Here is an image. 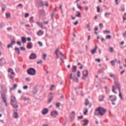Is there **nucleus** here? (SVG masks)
I'll use <instances>...</instances> for the list:
<instances>
[{"label":"nucleus","instance_id":"1","mask_svg":"<svg viewBox=\"0 0 126 126\" xmlns=\"http://www.w3.org/2000/svg\"><path fill=\"white\" fill-rule=\"evenodd\" d=\"M107 110L104 107H98L95 109L94 116H104Z\"/></svg>","mask_w":126,"mask_h":126},{"label":"nucleus","instance_id":"2","mask_svg":"<svg viewBox=\"0 0 126 126\" xmlns=\"http://www.w3.org/2000/svg\"><path fill=\"white\" fill-rule=\"evenodd\" d=\"M11 105L12 106V107L15 108V109L18 108L17 102L16 101V97L13 95L11 97Z\"/></svg>","mask_w":126,"mask_h":126},{"label":"nucleus","instance_id":"3","mask_svg":"<svg viewBox=\"0 0 126 126\" xmlns=\"http://www.w3.org/2000/svg\"><path fill=\"white\" fill-rule=\"evenodd\" d=\"M27 73L29 75H35L36 74V69L34 68H30L27 70Z\"/></svg>","mask_w":126,"mask_h":126},{"label":"nucleus","instance_id":"4","mask_svg":"<svg viewBox=\"0 0 126 126\" xmlns=\"http://www.w3.org/2000/svg\"><path fill=\"white\" fill-rule=\"evenodd\" d=\"M83 77L82 79L84 80H86V78L88 77V70H84L82 72Z\"/></svg>","mask_w":126,"mask_h":126},{"label":"nucleus","instance_id":"5","mask_svg":"<svg viewBox=\"0 0 126 126\" xmlns=\"http://www.w3.org/2000/svg\"><path fill=\"white\" fill-rule=\"evenodd\" d=\"M36 4L38 7H41V6H44V5H45V4L43 2L42 0H36Z\"/></svg>","mask_w":126,"mask_h":126},{"label":"nucleus","instance_id":"6","mask_svg":"<svg viewBox=\"0 0 126 126\" xmlns=\"http://www.w3.org/2000/svg\"><path fill=\"white\" fill-rule=\"evenodd\" d=\"M58 115H59V113H58V111H57L56 110L53 111L51 113V116L53 118H57V116H58Z\"/></svg>","mask_w":126,"mask_h":126},{"label":"nucleus","instance_id":"7","mask_svg":"<svg viewBox=\"0 0 126 126\" xmlns=\"http://www.w3.org/2000/svg\"><path fill=\"white\" fill-rule=\"evenodd\" d=\"M109 99L111 102H115L117 101V96L116 95H110Z\"/></svg>","mask_w":126,"mask_h":126},{"label":"nucleus","instance_id":"8","mask_svg":"<svg viewBox=\"0 0 126 126\" xmlns=\"http://www.w3.org/2000/svg\"><path fill=\"white\" fill-rule=\"evenodd\" d=\"M38 14L40 16H45L46 15V12L44 9L39 10Z\"/></svg>","mask_w":126,"mask_h":126},{"label":"nucleus","instance_id":"9","mask_svg":"<svg viewBox=\"0 0 126 126\" xmlns=\"http://www.w3.org/2000/svg\"><path fill=\"white\" fill-rule=\"evenodd\" d=\"M37 58V55L35 53H32L30 56V60H35Z\"/></svg>","mask_w":126,"mask_h":126},{"label":"nucleus","instance_id":"10","mask_svg":"<svg viewBox=\"0 0 126 126\" xmlns=\"http://www.w3.org/2000/svg\"><path fill=\"white\" fill-rule=\"evenodd\" d=\"M115 85L116 87H117L118 89L119 90V91H121V84L119 81H115Z\"/></svg>","mask_w":126,"mask_h":126},{"label":"nucleus","instance_id":"11","mask_svg":"<svg viewBox=\"0 0 126 126\" xmlns=\"http://www.w3.org/2000/svg\"><path fill=\"white\" fill-rule=\"evenodd\" d=\"M1 99H2L3 102H6V101L7 100V97H6V95H5V94H1Z\"/></svg>","mask_w":126,"mask_h":126},{"label":"nucleus","instance_id":"12","mask_svg":"<svg viewBox=\"0 0 126 126\" xmlns=\"http://www.w3.org/2000/svg\"><path fill=\"white\" fill-rule=\"evenodd\" d=\"M48 113H49V109L48 108H44L42 111V115H46Z\"/></svg>","mask_w":126,"mask_h":126},{"label":"nucleus","instance_id":"13","mask_svg":"<svg viewBox=\"0 0 126 126\" xmlns=\"http://www.w3.org/2000/svg\"><path fill=\"white\" fill-rule=\"evenodd\" d=\"M27 48L28 49V50L32 49V48H33V44L32 42H29L28 43V45L27 46Z\"/></svg>","mask_w":126,"mask_h":126},{"label":"nucleus","instance_id":"14","mask_svg":"<svg viewBox=\"0 0 126 126\" xmlns=\"http://www.w3.org/2000/svg\"><path fill=\"white\" fill-rule=\"evenodd\" d=\"M104 70H105V68L102 67L101 68L98 69L97 72L98 73H103Z\"/></svg>","mask_w":126,"mask_h":126},{"label":"nucleus","instance_id":"15","mask_svg":"<svg viewBox=\"0 0 126 126\" xmlns=\"http://www.w3.org/2000/svg\"><path fill=\"white\" fill-rule=\"evenodd\" d=\"M96 50H97V45H95L94 48L93 50L91 51L92 55H94V54L95 53V52H96Z\"/></svg>","mask_w":126,"mask_h":126},{"label":"nucleus","instance_id":"16","mask_svg":"<svg viewBox=\"0 0 126 126\" xmlns=\"http://www.w3.org/2000/svg\"><path fill=\"white\" fill-rule=\"evenodd\" d=\"M18 113L17 112H14L13 114V118L14 119H18Z\"/></svg>","mask_w":126,"mask_h":126},{"label":"nucleus","instance_id":"17","mask_svg":"<svg viewBox=\"0 0 126 126\" xmlns=\"http://www.w3.org/2000/svg\"><path fill=\"white\" fill-rule=\"evenodd\" d=\"M8 72L11 73V74H12V75H15V73H14V71H13V69H12V68H9Z\"/></svg>","mask_w":126,"mask_h":126},{"label":"nucleus","instance_id":"18","mask_svg":"<svg viewBox=\"0 0 126 126\" xmlns=\"http://www.w3.org/2000/svg\"><path fill=\"white\" fill-rule=\"evenodd\" d=\"M14 50L15 52H17V55H20V50L18 48V47H15Z\"/></svg>","mask_w":126,"mask_h":126},{"label":"nucleus","instance_id":"19","mask_svg":"<svg viewBox=\"0 0 126 126\" xmlns=\"http://www.w3.org/2000/svg\"><path fill=\"white\" fill-rule=\"evenodd\" d=\"M37 34L38 36H40V35H43V34H44V31H43L42 30H39V32H37Z\"/></svg>","mask_w":126,"mask_h":126},{"label":"nucleus","instance_id":"20","mask_svg":"<svg viewBox=\"0 0 126 126\" xmlns=\"http://www.w3.org/2000/svg\"><path fill=\"white\" fill-rule=\"evenodd\" d=\"M60 51V48H57L55 51V55H56V59H59V56L58 55V52Z\"/></svg>","mask_w":126,"mask_h":126},{"label":"nucleus","instance_id":"21","mask_svg":"<svg viewBox=\"0 0 126 126\" xmlns=\"http://www.w3.org/2000/svg\"><path fill=\"white\" fill-rule=\"evenodd\" d=\"M21 40L22 43H23L24 44H25V43H26V37L24 36L22 37Z\"/></svg>","mask_w":126,"mask_h":126},{"label":"nucleus","instance_id":"22","mask_svg":"<svg viewBox=\"0 0 126 126\" xmlns=\"http://www.w3.org/2000/svg\"><path fill=\"white\" fill-rule=\"evenodd\" d=\"M82 122H84V123H85V124H84V126H87V125L89 124V121L87 120H83L82 121Z\"/></svg>","mask_w":126,"mask_h":126},{"label":"nucleus","instance_id":"23","mask_svg":"<svg viewBox=\"0 0 126 126\" xmlns=\"http://www.w3.org/2000/svg\"><path fill=\"white\" fill-rule=\"evenodd\" d=\"M77 69V67L76 66V65L73 66V69H72L73 72H76Z\"/></svg>","mask_w":126,"mask_h":126},{"label":"nucleus","instance_id":"24","mask_svg":"<svg viewBox=\"0 0 126 126\" xmlns=\"http://www.w3.org/2000/svg\"><path fill=\"white\" fill-rule=\"evenodd\" d=\"M36 24L37 25H38L39 26H40V27H41V28H43V27H44V26H43V23H40L39 22H36Z\"/></svg>","mask_w":126,"mask_h":126},{"label":"nucleus","instance_id":"25","mask_svg":"<svg viewBox=\"0 0 126 126\" xmlns=\"http://www.w3.org/2000/svg\"><path fill=\"white\" fill-rule=\"evenodd\" d=\"M21 99L24 101H28V100H30V98L28 97H26V96H24L23 97H22Z\"/></svg>","mask_w":126,"mask_h":126},{"label":"nucleus","instance_id":"26","mask_svg":"<svg viewBox=\"0 0 126 126\" xmlns=\"http://www.w3.org/2000/svg\"><path fill=\"white\" fill-rule=\"evenodd\" d=\"M32 92L33 94H36V93L38 92V90L37 89V88H34Z\"/></svg>","mask_w":126,"mask_h":126},{"label":"nucleus","instance_id":"27","mask_svg":"<svg viewBox=\"0 0 126 126\" xmlns=\"http://www.w3.org/2000/svg\"><path fill=\"white\" fill-rule=\"evenodd\" d=\"M72 79H73V81L78 83V78L75 77H74Z\"/></svg>","mask_w":126,"mask_h":126},{"label":"nucleus","instance_id":"28","mask_svg":"<svg viewBox=\"0 0 126 126\" xmlns=\"http://www.w3.org/2000/svg\"><path fill=\"white\" fill-rule=\"evenodd\" d=\"M76 16L79 18H81V13H80V12H78V14H76Z\"/></svg>","mask_w":126,"mask_h":126},{"label":"nucleus","instance_id":"29","mask_svg":"<svg viewBox=\"0 0 126 126\" xmlns=\"http://www.w3.org/2000/svg\"><path fill=\"white\" fill-rule=\"evenodd\" d=\"M119 91V97L120 99H121V100H123V95L122 94V92H121V91Z\"/></svg>","mask_w":126,"mask_h":126},{"label":"nucleus","instance_id":"30","mask_svg":"<svg viewBox=\"0 0 126 126\" xmlns=\"http://www.w3.org/2000/svg\"><path fill=\"white\" fill-rule=\"evenodd\" d=\"M53 96H51L49 98L48 102V104H50V103H51L52 101H53Z\"/></svg>","mask_w":126,"mask_h":126},{"label":"nucleus","instance_id":"31","mask_svg":"<svg viewBox=\"0 0 126 126\" xmlns=\"http://www.w3.org/2000/svg\"><path fill=\"white\" fill-rule=\"evenodd\" d=\"M99 26L100 30H102V29L104 28V26L103 25V24H102V23H100L99 24Z\"/></svg>","mask_w":126,"mask_h":126},{"label":"nucleus","instance_id":"32","mask_svg":"<svg viewBox=\"0 0 126 126\" xmlns=\"http://www.w3.org/2000/svg\"><path fill=\"white\" fill-rule=\"evenodd\" d=\"M85 104V106H87L89 104V100L88 99H86Z\"/></svg>","mask_w":126,"mask_h":126},{"label":"nucleus","instance_id":"33","mask_svg":"<svg viewBox=\"0 0 126 126\" xmlns=\"http://www.w3.org/2000/svg\"><path fill=\"white\" fill-rule=\"evenodd\" d=\"M75 116V112L74 111H72L71 113V117H72V118H74Z\"/></svg>","mask_w":126,"mask_h":126},{"label":"nucleus","instance_id":"34","mask_svg":"<svg viewBox=\"0 0 126 126\" xmlns=\"http://www.w3.org/2000/svg\"><path fill=\"white\" fill-rule=\"evenodd\" d=\"M112 92H113V93H115V94H117V92L115 91V86H112Z\"/></svg>","mask_w":126,"mask_h":126},{"label":"nucleus","instance_id":"35","mask_svg":"<svg viewBox=\"0 0 126 126\" xmlns=\"http://www.w3.org/2000/svg\"><path fill=\"white\" fill-rule=\"evenodd\" d=\"M108 15H111V13L109 12V13H105L104 14V16L105 17H108Z\"/></svg>","mask_w":126,"mask_h":126},{"label":"nucleus","instance_id":"36","mask_svg":"<svg viewBox=\"0 0 126 126\" xmlns=\"http://www.w3.org/2000/svg\"><path fill=\"white\" fill-rule=\"evenodd\" d=\"M56 105L57 108H60V106H61V102H57Z\"/></svg>","mask_w":126,"mask_h":126},{"label":"nucleus","instance_id":"37","mask_svg":"<svg viewBox=\"0 0 126 126\" xmlns=\"http://www.w3.org/2000/svg\"><path fill=\"white\" fill-rule=\"evenodd\" d=\"M43 57L44 61H46V58H47V54H43Z\"/></svg>","mask_w":126,"mask_h":126},{"label":"nucleus","instance_id":"38","mask_svg":"<svg viewBox=\"0 0 126 126\" xmlns=\"http://www.w3.org/2000/svg\"><path fill=\"white\" fill-rule=\"evenodd\" d=\"M104 98H105V96L104 95H102V98L99 99V101H100V102H102V101H104Z\"/></svg>","mask_w":126,"mask_h":126},{"label":"nucleus","instance_id":"39","mask_svg":"<svg viewBox=\"0 0 126 126\" xmlns=\"http://www.w3.org/2000/svg\"><path fill=\"white\" fill-rule=\"evenodd\" d=\"M6 18H9L10 17V13H6Z\"/></svg>","mask_w":126,"mask_h":126},{"label":"nucleus","instance_id":"40","mask_svg":"<svg viewBox=\"0 0 126 126\" xmlns=\"http://www.w3.org/2000/svg\"><path fill=\"white\" fill-rule=\"evenodd\" d=\"M110 63H111L112 65H113V66L115 65V61H114V60L111 61L110 62Z\"/></svg>","mask_w":126,"mask_h":126},{"label":"nucleus","instance_id":"41","mask_svg":"<svg viewBox=\"0 0 126 126\" xmlns=\"http://www.w3.org/2000/svg\"><path fill=\"white\" fill-rule=\"evenodd\" d=\"M20 49L21 51H26V48H25V47H21Z\"/></svg>","mask_w":126,"mask_h":126},{"label":"nucleus","instance_id":"42","mask_svg":"<svg viewBox=\"0 0 126 126\" xmlns=\"http://www.w3.org/2000/svg\"><path fill=\"white\" fill-rule=\"evenodd\" d=\"M38 44L39 45L40 47H42V46H43V43L40 41L38 42Z\"/></svg>","mask_w":126,"mask_h":126},{"label":"nucleus","instance_id":"43","mask_svg":"<svg viewBox=\"0 0 126 126\" xmlns=\"http://www.w3.org/2000/svg\"><path fill=\"white\" fill-rule=\"evenodd\" d=\"M114 52V49L113 47H110V53H113Z\"/></svg>","mask_w":126,"mask_h":126},{"label":"nucleus","instance_id":"44","mask_svg":"<svg viewBox=\"0 0 126 126\" xmlns=\"http://www.w3.org/2000/svg\"><path fill=\"white\" fill-rule=\"evenodd\" d=\"M11 45L12 46L13 45H14L15 44V40H12L11 42Z\"/></svg>","mask_w":126,"mask_h":126},{"label":"nucleus","instance_id":"45","mask_svg":"<svg viewBox=\"0 0 126 126\" xmlns=\"http://www.w3.org/2000/svg\"><path fill=\"white\" fill-rule=\"evenodd\" d=\"M97 12H100V6H97Z\"/></svg>","mask_w":126,"mask_h":126},{"label":"nucleus","instance_id":"46","mask_svg":"<svg viewBox=\"0 0 126 126\" xmlns=\"http://www.w3.org/2000/svg\"><path fill=\"white\" fill-rule=\"evenodd\" d=\"M77 76H78V77H80V71H79V70L78 71Z\"/></svg>","mask_w":126,"mask_h":126},{"label":"nucleus","instance_id":"47","mask_svg":"<svg viewBox=\"0 0 126 126\" xmlns=\"http://www.w3.org/2000/svg\"><path fill=\"white\" fill-rule=\"evenodd\" d=\"M87 113H88V109H86L85 111L84 112V115H87Z\"/></svg>","mask_w":126,"mask_h":126},{"label":"nucleus","instance_id":"48","mask_svg":"<svg viewBox=\"0 0 126 126\" xmlns=\"http://www.w3.org/2000/svg\"><path fill=\"white\" fill-rule=\"evenodd\" d=\"M43 63V61H42V60H39V61H37V63L38 64H39V63Z\"/></svg>","mask_w":126,"mask_h":126},{"label":"nucleus","instance_id":"49","mask_svg":"<svg viewBox=\"0 0 126 126\" xmlns=\"http://www.w3.org/2000/svg\"><path fill=\"white\" fill-rule=\"evenodd\" d=\"M95 62H97V63H100L101 62V59H97L95 60Z\"/></svg>","mask_w":126,"mask_h":126},{"label":"nucleus","instance_id":"50","mask_svg":"<svg viewBox=\"0 0 126 126\" xmlns=\"http://www.w3.org/2000/svg\"><path fill=\"white\" fill-rule=\"evenodd\" d=\"M34 17H31L30 18V21H31V20H32V22H34Z\"/></svg>","mask_w":126,"mask_h":126},{"label":"nucleus","instance_id":"51","mask_svg":"<svg viewBox=\"0 0 126 126\" xmlns=\"http://www.w3.org/2000/svg\"><path fill=\"white\" fill-rule=\"evenodd\" d=\"M7 48H8V49H9V48H12V45H11V43L10 44L8 45Z\"/></svg>","mask_w":126,"mask_h":126},{"label":"nucleus","instance_id":"52","mask_svg":"<svg viewBox=\"0 0 126 126\" xmlns=\"http://www.w3.org/2000/svg\"><path fill=\"white\" fill-rule=\"evenodd\" d=\"M111 38H112V36L110 35L106 36V39H111Z\"/></svg>","mask_w":126,"mask_h":126},{"label":"nucleus","instance_id":"53","mask_svg":"<svg viewBox=\"0 0 126 126\" xmlns=\"http://www.w3.org/2000/svg\"><path fill=\"white\" fill-rule=\"evenodd\" d=\"M9 78H10V79H13V76L11 75H8Z\"/></svg>","mask_w":126,"mask_h":126},{"label":"nucleus","instance_id":"54","mask_svg":"<svg viewBox=\"0 0 126 126\" xmlns=\"http://www.w3.org/2000/svg\"><path fill=\"white\" fill-rule=\"evenodd\" d=\"M104 33H107L108 34H109V33H110V31H104Z\"/></svg>","mask_w":126,"mask_h":126},{"label":"nucleus","instance_id":"55","mask_svg":"<svg viewBox=\"0 0 126 126\" xmlns=\"http://www.w3.org/2000/svg\"><path fill=\"white\" fill-rule=\"evenodd\" d=\"M28 16H29V13H25V17H26V18H27V17H28Z\"/></svg>","mask_w":126,"mask_h":126},{"label":"nucleus","instance_id":"56","mask_svg":"<svg viewBox=\"0 0 126 126\" xmlns=\"http://www.w3.org/2000/svg\"><path fill=\"white\" fill-rule=\"evenodd\" d=\"M110 76L111 77H112L113 78H115V75H114L113 74H110Z\"/></svg>","mask_w":126,"mask_h":126},{"label":"nucleus","instance_id":"57","mask_svg":"<svg viewBox=\"0 0 126 126\" xmlns=\"http://www.w3.org/2000/svg\"><path fill=\"white\" fill-rule=\"evenodd\" d=\"M23 89L26 90L28 89V86H25L23 87Z\"/></svg>","mask_w":126,"mask_h":126},{"label":"nucleus","instance_id":"58","mask_svg":"<svg viewBox=\"0 0 126 126\" xmlns=\"http://www.w3.org/2000/svg\"><path fill=\"white\" fill-rule=\"evenodd\" d=\"M17 44L19 45V46H21V41H18Z\"/></svg>","mask_w":126,"mask_h":126},{"label":"nucleus","instance_id":"59","mask_svg":"<svg viewBox=\"0 0 126 126\" xmlns=\"http://www.w3.org/2000/svg\"><path fill=\"white\" fill-rule=\"evenodd\" d=\"M70 79H73V77H72V73L70 74Z\"/></svg>","mask_w":126,"mask_h":126},{"label":"nucleus","instance_id":"60","mask_svg":"<svg viewBox=\"0 0 126 126\" xmlns=\"http://www.w3.org/2000/svg\"><path fill=\"white\" fill-rule=\"evenodd\" d=\"M78 119H83V116L81 115V116H78Z\"/></svg>","mask_w":126,"mask_h":126},{"label":"nucleus","instance_id":"61","mask_svg":"<svg viewBox=\"0 0 126 126\" xmlns=\"http://www.w3.org/2000/svg\"><path fill=\"white\" fill-rule=\"evenodd\" d=\"M15 89H16V87H17V84H14L13 87Z\"/></svg>","mask_w":126,"mask_h":126},{"label":"nucleus","instance_id":"62","mask_svg":"<svg viewBox=\"0 0 126 126\" xmlns=\"http://www.w3.org/2000/svg\"><path fill=\"white\" fill-rule=\"evenodd\" d=\"M123 37H124V38H126V31L123 33Z\"/></svg>","mask_w":126,"mask_h":126},{"label":"nucleus","instance_id":"63","mask_svg":"<svg viewBox=\"0 0 126 126\" xmlns=\"http://www.w3.org/2000/svg\"><path fill=\"white\" fill-rule=\"evenodd\" d=\"M77 24H78V21H76L74 23V25H77Z\"/></svg>","mask_w":126,"mask_h":126},{"label":"nucleus","instance_id":"64","mask_svg":"<svg viewBox=\"0 0 126 126\" xmlns=\"http://www.w3.org/2000/svg\"><path fill=\"white\" fill-rule=\"evenodd\" d=\"M27 40H28L29 42H30V41H31V37H28Z\"/></svg>","mask_w":126,"mask_h":126}]
</instances>
